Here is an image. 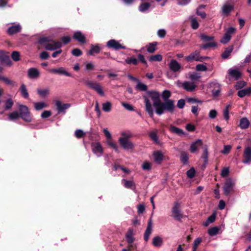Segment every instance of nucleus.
<instances>
[{
	"label": "nucleus",
	"instance_id": "obj_52",
	"mask_svg": "<svg viewBox=\"0 0 251 251\" xmlns=\"http://www.w3.org/2000/svg\"><path fill=\"white\" fill-rule=\"evenodd\" d=\"M186 175L188 177L190 178H193L196 175L195 170L193 167L188 170L186 172Z\"/></svg>",
	"mask_w": 251,
	"mask_h": 251
},
{
	"label": "nucleus",
	"instance_id": "obj_54",
	"mask_svg": "<svg viewBox=\"0 0 251 251\" xmlns=\"http://www.w3.org/2000/svg\"><path fill=\"white\" fill-rule=\"evenodd\" d=\"M20 55L19 52L14 51L11 54V57L14 61H18L20 60Z\"/></svg>",
	"mask_w": 251,
	"mask_h": 251
},
{
	"label": "nucleus",
	"instance_id": "obj_36",
	"mask_svg": "<svg viewBox=\"0 0 251 251\" xmlns=\"http://www.w3.org/2000/svg\"><path fill=\"white\" fill-rule=\"evenodd\" d=\"M233 47L232 46H229L226 48L223 53L222 54L221 56L223 59H227L230 55L231 52L232 51Z\"/></svg>",
	"mask_w": 251,
	"mask_h": 251
},
{
	"label": "nucleus",
	"instance_id": "obj_48",
	"mask_svg": "<svg viewBox=\"0 0 251 251\" xmlns=\"http://www.w3.org/2000/svg\"><path fill=\"white\" fill-rule=\"evenodd\" d=\"M111 103L109 101H107L102 104V109L105 112H110L111 110Z\"/></svg>",
	"mask_w": 251,
	"mask_h": 251
},
{
	"label": "nucleus",
	"instance_id": "obj_51",
	"mask_svg": "<svg viewBox=\"0 0 251 251\" xmlns=\"http://www.w3.org/2000/svg\"><path fill=\"white\" fill-rule=\"evenodd\" d=\"M217 46V44L215 42H210L206 43L201 46V48L205 50L209 48L215 47Z\"/></svg>",
	"mask_w": 251,
	"mask_h": 251
},
{
	"label": "nucleus",
	"instance_id": "obj_6",
	"mask_svg": "<svg viewBox=\"0 0 251 251\" xmlns=\"http://www.w3.org/2000/svg\"><path fill=\"white\" fill-rule=\"evenodd\" d=\"M85 84L89 88L97 92L100 96L104 95L102 88L99 84L89 80H85Z\"/></svg>",
	"mask_w": 251,
	"mask_h": 251
},
{
	"label": "nucleus",
	"instance_id": "obj_28",
	"mask_svg": "<svg viewBox=\"0 0 251 251\" xmlns=\"http://www.w3.org/2000/svg\"><path fill=\"white\" fill-rule=\"evenodd\" d=\"M169 130L178 135H182L184 134V132L181 129H180L173 125H171L169 127Z\"/></svg>",
	"mask_w": 251,
	"mask_h": 251
},
{
	"label": "nucleus",
	"instance_id": "obj_33",
	"mask_svg": "<svg viewBox=\"0 0 251 251\" xmlns=\"http://www.w3.org/2000/svg\"><path fill=\"white\" fill-rule=\"evenodd\" d=\"M157 43L156 42L149 43V45L146 46L147 51L151 53H154L157 49Z\"/></svg>",
	"mask_w": 251,
	"mask_h": 251
},
{
	"label": "nucleus",
	"instance_id": "obj_7",
	"mask_svg": "<svg viewBox=\"0 0 251 251\" xmlns=\"http://www.w3.org/2000/svg\"><path fill=\"white\" fill-rule=\"evenodd\" d=\"M179 208L180 204L177 202H175L172 209L173 216L177 221H180L183 217L182 214L181 213Z\"/></svg>",
	"mask_w": 251,
	"mask_h": 251
},
{
	"label": "nucleus",
	"instance_id": "obj_37",
	"mask_svg": "<svg viewBox=\"0 0 251 251\" xmlns=\"http://www.w3.org/2000/svg\"><path fill=\"white\" fill-rule=\"evenodd\" d=\"M216 220V214L213 213L210 216L206 221L203 223V225L204 226H207L210 224L213 223Z\"/></svg>",
	"mask_w": 251,
	"mask_h": 251
},
{
	"label": "nucleus",
	"instance_id": "obj_40",
	"mask_svg": "<svg viewBox=\"0 0 251 251\" xmlns=\"http://www.w3.org/2000/svg\"><path fill=\"white\" fill-rule=\"evenodd\" d=\"M37 94L42 98H45L50 93V90L49 88L41 90L40 89L37 90Z\"/></svg>",
	"mask_w": 251,
	"mask_h": 251
},
{
	"label": "nucleus",
	"instance_id": "obj_24",
	"mask_svg": "<svg viewBox=\"0 0 251 251\" xmlns=\"http://www.w3.org/2000/svg\"><path fill=\"white\" fill-rule=\"evenodd\" d=\"M229 76L235 80H238L241 76V72L236 69H230L228 70Z\"/></svg>",
	"mask_w": 251,
	"mask_h": 251
},
{
	"label": "nucleus",
	"instance_id": "obj_30",
	"mask_svg": "<svg viewBox=\"0 0 251 251\" xmlns=\"http://www.w3.org/2000/svg\"><path fill=\"white\" fill-rule=\"evenodd\" d=\"M233 9L234 6L233 5L226 3L222 7V12L224 15H228Z\"/></svg>",
	"mask_w": 251,
	"mask_h": 251
},
{
	"label": "nucleus",
	"instance_id": "obj_11",
	"mask_svg": "<svg viewBox=\"0 0 251 251\" xmlns=\"http://www.w3.org/2000/svg\"><path fill=\"white\" fill-rule=\"evenodd\" d=\"M73 38L80 44L83 45L86 43V38L80 31H75L73 36Z\"/></svg>",
	"mask_w": 251,
	"mask_h": 251
},
{
	"label": "nucleus",
	"instance_id": "obj_47",
	"mask_svg": "<svg viewBox=\"0 0 251 251\" xmlns=\"http://www.w3.org/2000/svg\"><path fill=\"white\" fill-rule=\"evenodd\" d=\"M6 84L11 86L12 87L17 86V84L16 82L12 80L9 79L7 77H4L2 80Z\"/></svg>",
	"mask_w": 251,
	"mask_h": 251
},
{
	"label": "nucleus",
	"instance_id": "obj_49",
	"mask_svg": "<svg viewBox=\"0 0 251 251\" xmlns=\"http://www.w3.org/2000/svg\"><path fill=\"white\" fill-rule=\"evenodd\" d=\"M136 88L140 91H147L148 87L144 83H142L140 82H138L136 86Z\"/></svg>",
	"mask_w": 251,
	"mask_h": 251
},
{
	"label": "nucleus",
	"instance_id": "obj_32",
	"mask_svg": "<svg viewBox=\"0 0 251 251\" xmlns=\"http://www.w3.org/2000/svg\"><path fill=\"white\" fill-rule=\"evenodd\" d=\"M163 243V239L159 236H155L152 239V245L156 247H161Z\"/></svg>",
	"mask_w": 251,
	"mask_h": 251
},
{
	"label": "nucleus",
	"instance_id": "obj_64",
	"mask_svg": "<svg viewBox=\"0 0 251 251\" xmlns=\"http://www.w3.org/2000/svg\"><path fill=\"white\" fill-rule=\"evenodd\" d=\"M49 56V53L45 51H42L40 54V58L43 60L48 59Z\"/></svg>",
	"mask_w": 251,
	"mask_h": 251
},
{
	"label": "nucleus",
	"instance_id": "obj_23",
	"mask_svg": "<svg viewBox=\"0 0 251 251\" xmlns=\"http://www.w3.org/2000/svg\"><path fill=\"white\" fill-rule=\"evenodd\" d=\"M154 161L157 164H160L164 159V155L160 151H155L153 153Z\"/></svg>",
	"mask_w": 251,
	"mask_h": 251
},
{
	"label": "nucleus",
	"instance_id": "obj_29",
	"mask_svg": "<svg viewBox=\"0 0 251 251\" xmlns=\"http://www.w3.org/2000/svg\"><path fill=\"white\" fill-rule=\"evenodd\" d=\"M92 150L94 153H100L102 154L103 152L102 148L100 143H93L92 145Z\"/></svg>",
	"mask_w": 251,
	"mask_h": 251
},
{
	"label": "nucleus",
	"instance_id": "obj_8",
	"mask_svg": "<svg viewBox=\"0 0 251 251\" xmlns=\"http://www.w3.org/2000/svg\"><path fill=\"white\" fill-rule=\"evenodd\" d=\"M235 31L236 29L234 27H228L220 42L224 44H227L231 39V35L234 34Z\"/></svg>",
	"mask_w": 251,
	"mask_h": 251
},
{
	"label": "nucleus",
	"instance_id": "obj_58",
	"mask_svg": "<svg viewBox=\"0 0 251 251\" xmlns=\"http://www.w3.org/2000/svg\"><path fill=\"white\" fill-rule=\"evenodd\" d=\"M196 70L197 71L203 72V71H206L207 70V68L205 65H204L203 64H199L196 65Z\"/></svg>",
	"mask_w": 251,
	"mask_h": 251
},
{
	"label": "nucleus",
	"instance_id": "obj_3",
	"mask_svg": "<svg viewBox=\"0 0 251 251\" xmlns=\"http://www.w3.org/2000/svg\"><path fill=\"white\" fill-rule=\"evenodd\" d=\"M122 137L119 138L118 141L121 146L125 150H132L134 146L132 142L129 141L130 135H127L125 132L122 133Z\"/></svg>",
	"mask_w": 251,
	"mask_h": 251
},
{
	"label": "nucleus",
	"instance_id": "obj_5",
	"mask_svg": "<svg viewBox=\"0 0 251 251\" xmlns=\"http://www.w3.org/2000/svg\"><path fill=\"white\" fill-rule=\"evenodd\" d=\"M207 56L203 57L200 56V52L198 50L190 53L188 56L185 57V59L187 61L190 62L193 60L202 62L203 60L208 59Z\"/></svg>",
	"mask_w": 251,
	"mask_h": 251
},
{
	"label": "nucleus",
	"instance_id": "obj_17",
	"mask_svg": "<svg viewBox=\"0 0 251 251\" xmlns=\"http://www.w3.org/2000/svg\"><path fill=\"white\" fill-rule=\"evenodd\" d=\"M22 27L20 24H17L10 26L7 30V33L9 35H12L20 32Z\"/></svg>",
	"mask_w": 251,
	"mask_h": 251
},
{
	"label": "nucleus",
	"instance_id": "obj_61",
	"mask_svg": "<svg viewBox=\"0 0 251 251\" xmlns=\"http://www.w3.org/2000/svg\"><path fill=\"white\" fill-rule=\"evenodd\" d=\"M107 144L111 148L114 149L116 151H118V148L117 147V144L113 142L111 139H109V140L108 141Z\"/></svg>",
	"mask_w": 251,
	"mask_h": 251
},
{
	"label": "nucleus",
	"instance_id": "obj_35",
	"mask_svg": "<svg viewBox=\"0 0 251 251\" xmlns=\"http://www.w3.org/2000/svg\"><path fill=\"white\" fill-rule=\"evenodd\" d=\"M100 48L98 45H91V49L88 52V54L91 55H94L95 53L98 54L100 53Z\"/></svg>",
	"mask_w": 251,
	"mask_h": 251
},
{
	"label": "nucleus",
	"instance_id": "obj_4",
	"mask_svg": "<svg viewBox=\"0 0 251 251\" xmlns=\"http://www.w3.org/2000/svg\"><path fill=\"white\" fill-rule=\"evenodd\" d=\"M234 185L235 183L231 178L226 179L223 187L224 195L226 196H229L231 193L233 191Z\"/></svg>",
	"mask_w": 251,
	"mask_h": 251
},
{
	"label": "nucleus",
	"instance_id": "obj_1",
	"mask_svg": "<svg viewBox=\"0 0 251 251\" xmlns=\"http://www.w3.org/2000/svg\"><path fill=\"white\" fill-rule=\"evenodd\" d=\"M147 94L153 101V106L155 108L156 114L160 116L165 111L171 113L174 112L175 108L174 100L162 102L160 98V93L156 91H148Z\"/></svg>",
	"mask_w": 251,
	"mask_h": 251
},
{
	"label": "nucleus",
	"instance_id": "obj_22",
	"mask_svg": "<svg viewBox=\"0 0 251 251\" xmlns=\"http://www.w3.org/2000/svg\"><path fill=\"white\" fill-rule=\"evenodd\" d=\"M183 88L188 92L193 91L197 87V85L193 82L185 81L182 84Z\"/></svg>",
	"mask_w": 251,
	"mask_h": 251
},
{
	"label": "nucleus",
	"instance_id": "obj_21",
	"mask_svg": "<svg viewBox=\"0 0 251 251\" xmlns=\"http://www.w3.org/2000/svg\"><path fill=\"white\" fill-rule=\"evenodd\" d=\"M169 67L173 72H177L180 69L181 66L177 61L172 59L169 64Z\"/></svg>",
	"mask_w": 251,
	"mask_h": 251
},
{
	"label": "nucleus",
	"instance_id": "obj_16",
	"mask_svg": "<svg viewBox=\"0 0 251 251\" xmlns=\"http://www.w3.org/2000/svg\"><path fill=\"white\" fill-rule=\"evenodd\" d=\"M203 145L202 140L198 139L195 142H193L190 147V151L191 153H194L198 151L199 148Z\"/></svg>",
	"mask_w": 251,
	"mask_h": 251
},
{
	"label": "nucleus",
	"instance_id": "obj_55",
	"mask_svg": "<svg viewBox=\"0 0 251 251\" xmlns=\"http://www.w3.org/2000/svg\"><path fill=\"white\" fill-rule=\"evenodd\" d=\"M75 135L76 138L80 139L85 135V133L81 129H77L75 131Z\"/></svg>",
	"mask_w": 251,
	"mask_h": 251
},
{
	"label": "nucleus",
	"instance_id": "obj_13",
	"mask_svg": "<svg viewBox=\"0 0 251 251\" xmlns=\"http://www.w3.org/2000/svg\"><path fill=\"white\" fill-rule=\"evenodd\" d=\"M152 230V221L151 218H150L147 225V228L144 234V239L145 241H148L150 236Z\"/></svg>",
	"mask_w": 251,
	"mask_h": 251
},
{
	"label": "nucleus",
	"instance_id": "obj_45",
	"mask_svg": "<svg viewBox=\"0 0 251 251\" xmlns=\"http://www.w3.org/2000/svg\"><path fill=\"white\" fill-rule=\"evenodd\" d=\"M220 230V228L218 226H214L210 228L208 230V233L209 235L213 236L218 234V231Z\"/></svg>",
	"mask_w": 251,
	"mask_h": 251
},
{
	"label": "nucleus",
	"instance_id": "obj_31",
	"mask_svg": "<svg viewBox=\"0 0 251 251\" xmlns=\"http://www.w3.org/2000/svg\"><path fill=\"white\" fill-rule=\"evenodd\" d=\"M180 160L183 165L188 164V154L185 151H182L180 152Z\"/></svg>",
	"mask_w": 251,
	"mask_h": 251
},
{
	"label": "nucleus",
	"instance_id": "obj_12",
	"mask_svg": "<svg viewBox=\"0 0 251 251\" xmlns=\"http://www.w3.org/2000/svg\"><path fill=\"white\" fill-rule=\"evenodd\" d=\"M143 97L145 103L146 111L148 113L150 117L152 118L153 117V111L151 102L147 96H143Z\"/></svg>",
	"mask_w": 251,
	"mask_h": 251
},
{
	"label": "nucleus",
	"instance_id": "obj_34",
	"mask_svg": "<svg viewBox=\"0 0 251 251\" xmlns=\"http://www.w3.org/2000/svg\"><path fill=\"white\" fill-rule=\"evenodd\" d=\"M122 181L123 183L124 184V186L126 188L131 189L133 190V187H134V188H135V185L133 181L127 180L125 179H123L122 180Z\"/></svg>",
	"mask_w": 251,
	"mask_h": 251
},
{
	"label": "nucleus",
	"instance_id": "obj_14",
	"mask_svg": "<svg viewBox=\"0 0 251 251\" xmlns=\"http://www.w3.org/2000/svg\"><path fill=\"white\" fill-rule=\"evenodd\" d=\"M62 46V43L59 41H53L52 43H48L45 46V49L48 50H54L60 49Z\"/></svg>",
	"mask_w": 251,
	"mask_h": 251
},
{
	"label": "nucleus",
	"instance_id": "obj_62",
	"mask_svg": "<svg viewBox=\"0 0 251 251\" xmlns=\"http://www.w3.org/2000/svg\"><path fill=\"white\" fill-rule=\"evenodd\" d=\"M246 83L244 81H240L237 82L235 86V88L237 90L240 89L245 86Z\"/></svg>",
	"mask_w": 251,
	"mask_h": 251
},
{
	"label": "nucleus",
	"instance_id": "obj_46",
	"mask_svg": "<svg viewBox=\"0 0 251 251\" xmlns=\"http://www.w3.org/2000/svg\"><path fill=\"white\" fill-rule=\"evenodd\" d=\"M171 96V93L169 90H165L163 91L162 93V98L163 99L164 101L171 100L170 99H169Z\"/></svg>",
	"mask_w": 251,
	"mask_h": 251
},
{
	"label": "nucleus",
	"instance_id": "obj_20",
	"mask_svg": "<svg viewBox=\"0 0 251 251\" xmlns=\"http://www.w3.org/2000/svg\"><path fill=\"white\" fill-rule=\"evenodd\" d=\"M56 106L57 107V109L59 112L65 113V110L68 109L71 106V104H62L60 101L58 100L56 102Z\"/></svg>",
	"mask_w": 251,
	"mask_h": 251
},
{
	"label": "nucleus",
	"instance_id": "obj_43",
	"mask_svg": "<svg viewBox=\"0 0 251 251\" xmlns=\"http://www.w3.org/2000/svg\"><path fill=\"white\" fill-rule=\"evenodd\" d=\"M149 60L150 62H160L162 60V56L160 54H155L152 55L149 58Z\"/></svg>",
	"mask_w": 251,
	"mask_h": 251
},
{
	"label": "nucleus",
	"instance_id": "obj_2",
	"mask_svg": "<svg viewBox=\"0 0 251 251\" xmlns=\"http://www.w3.org/2000/svg\"><path fill=\"white\" fill-rule=\"evenodd\" d=\"M20 117L25 122H31L32 120V116L28 107L23 104H19L18 106Z\"/></svg>",
	"mask_w": 251,
	"mask_h": 251
},
{
	"label": "nucleus",
	"instance_id": "obj_56",
	"mask_svg": "<svg viewBox=\"0 0 251 251\" xmlns=\"http://www.w3.org/2000/svg\"><path fill=\"white\" fill-rule=\"evenodd\" d=\"M150 138L154 142L157 143L158 140V138L157 135V133L154 131H151L149 133Z\"/></svg>",
	"mask_w": 251,
	"mask_h": 251
},
{
	"label": "nucleus",
	"instance_id": "obj_9",
	"mask_svg": "<svg viewBox=\"0 0 251 251\" xmlns=\"http://www.w3.org/2000/svg\"><path fill=\"white\" fill-rule=\"evenodd\" d=\"M0 62L7 66H11L12 63L10 59L8 52L0 50Z\"/></svg>",
	"mask_w": 251,
	"mask_h": 251
},
{
	"label": "nucleus",
	"instance_id": "obj_27",
	"mask_svg": "<svg viewBox=\"0 0 251 251\" xmlns=\"http://www.w3.org/2000/svg\"><path fill=\"white\" fill-rule=\"evenodd\" d=\"M19 90L22 97L25 99H27L29 98V94L25 84H21Z\"/></svg>",
	"mask_w": 251,
	"mask_h": 251
},
{
	"label": "nucleus",
	"instance_id": "obj_10",
	"mask_svg": "<svg viewBox=\"0 0 251 251\" xmlns=\"http://www.w3.org/2000/svg\"><path fill=\"white\" fill-rule=\"evenodd\" d=\"M106 46L110 49L115 50H118L119 49H126V47L120 44L118 41L114 39H111L107 42Z\"/></svg>",
	"mask_w": 251,
	"mask_h": 251
},
{
	"label": "nucleus",
	"instance_id": "obj_60",
	"mask_svg": "<svg viewBox=\"0 0 251 251\" xmlns=\"http://www.w3.org/2000/svg\"><path fill=\"white\" fill-rule=\"evenodd\" d=\"M151 163L145 161L142 164V169L144 170L149 171L151 169Z\"/></svg>",
	"mask_w": 251,
	"mask_h": 251
},
{
	"label": "nucleus",
	"instance_id": "obj_26",
	"mask_svg": "<svg viewBox=\"0 0 251 251\" xmlns=\"http://www.w3.org/2000/svg\"><path fill=\"white\" fill-rule=\"evenodd\" d=\"M250 124L249 120L247 118L244 117L241 119L239 126L241 129H245L249 127Z\"/></svg>",
	"mask_w": 251,
	"mask_h": 251
},
{
	"label": "nucleus",
	"instance_id": "obj_44",
	"mask_svg": "<svg viewBox=\"0 0 251 251\" xmlns=\"http://www.w3.org/2000/svg\"><path fill=\"white\" fill-rule=\"evenodd\" d=\"M125 62L126 64L130 65L133 64L134 65H137L138 63V60L137 59L133 56L130 58H127L125 60Z\"/></svg>",
	"mask_w": 251,
	"mask_h": 251
},
{
	"label": "nucleus",
	"instance_id": "obj_57",
	"mask_svg": "<svg viewBox=\"0 0 251 251\" xmlns=\"http://www.w3.org/2000/svg\"><path fill=\"white\" fill-rule=\"evenodd\" d=\"M72 54L75 56H80L82 54V51L78 48H75L72 50Z\"/></svg>",
	"mask_w": 251,
	"mask_h": 251
},
{
	"label": "nucleus",
	"instance_id": "obj_50",
	"mask_svg": "<svg viewBox=\"0 0 251 251\" xmlns=\"http://www.w3.org/2000/svg\"><path fill=\"white\" fill-rule=\"evenodd\" d=\"M200 37L202 40L204 42H208L210 41H212L214 39V36H208L204 34H202L201 35Z\"/></svg>",
	"mask_w": 251,
	"mask_h": 251
},
{
	"label": "nucleus",
	"instance_id": "obj_39",
	"mask_svg": "<svg viewBox=\"0 0 251 251\" xmlns=\"http://www.w3.org/2000/svg\"><path fill=\"white\" fill-rule=\"evenodd\" d=\"M19 115V112L15 111L8 115V119L10 121H14L20 118Z\"/></svg>",
	"mask_w": 251,
	"mask_h": 251
},
{
	"label": "nucleus",
	"instance_id": "obj_25",
	"mask_svg": "<svg viewBox=\"0 0 251 251\" xmlns=\"http://www.w3.org/2000/svg\"><path fill=\"white\" fill-rule=\"evenodd\" d=\"M126 238L128 244H132L134 241L133 237V230L129 228L126 234Z\"/></svg>",
	"mask_w": 251,
	"mask_h": 251
},
{
	"label": "nucleus",
	"instance_id": "obj_53",
	"mask_svg": "<svg viewBox=\"0 0 251 251\" xmlns=\"http://www.w3.org/2000/svg\"><path fill=\"white\" fill-rule=\"evenodd\" d=\"M14 102L11 99H8L5 101V109L8 110L10 109L13 105Z\"/></svg>",
	"mask_w": 251,
	"mask_h": 251
},
{
	"label": "nucleus",
	"instance_id": "obj_19",
	"mask_svg": "<svg viewBox=\"0 0 251 251\" xmlns=\"http://www.w3.org/2000/svg\"><path fill=\"white\" fill-rule=\"evenodd\" d=\"M50 73L58 75H63L67 76H72L71 74L65 70L64 68L60 67L57 69H51L49 70Z\"/></svg>",
	"mask_w": 251,
	"mask_h": 251
},
{
	"label": "nucleus",
	"instance_id": "obj_59",
	"mask_svg": "<svg viewBox=\"0 0 251 251\" xmlns=\"http://www.w3.org/2000/svg\"><path fill=\"white\" fill-rule=\"evenodd\" d=\"M191 24L192 28L193 29H197L198 28L199 26V24L196 19H192L191 21Z\"/></svg>",
	"mask_w": 251,
	"mask_h": 251
},
{
	"label": "nucleus",
	"instance_id": "obj_38",
	"mask_svg": "<svg viewBox=\"0 0 251 251\" xmlns=\"http://www.w3.org/2000/svg\"><path fill=\"white\" fill-rule=\"evenodd\" d=\"M151 4L149 2L142 3L139 6V10L141 12H145L151 7Z\"/></svg>",
	"mask_w": 251,
	"mask_h": 251
},
{
	"label": "nucleus",
	"instance_id": "obj_15",
	"mask_svg": "<svg viewBox=\"0 0 251 251\" xmlns=\"http://www.w3.org/2000/svg\"><path fill=\"white\" fill-rule=\"evenodd\" d=\"M243 160L242 162L247 164L251 161V148L247 147L245 148L243 153Z\"/></svg>",
	"mask_w": 251,
	"mask_h": 251
},
{
	"label": "nucleus",
	"instance_id": "obj_41",
	"mask_svg": "<svg viewBox=\"0 0 251 251\" xmlns=\"http://www.w3.org/2000/svg\"><path fill=\"white\" fill-rule=\"evenodd\" d=\"M36 110L39 111L47 106V104L44 102H38L34 103Z\"/></svg>",
	"mask_w": 251,
	"mask_h": 251
},
{
	"label": "nucleus",
	"instance_id": "obj_18",
	"mask_svg": "<svg viewBox=\"0 0 251 251\" xmlns=\"http://www.w3.org/2000/svg\"><path fill=\"white\" fill-rule=\"evenodd\" d=\"M28 77L30 79H37L40 76V72L35 68H31L28 70Z\"/></svg>",
	"mask_w": 251,
	"mask_h": 251
},
{
	"label": "nucleus",
	"instance_id": "obj_42",
	"mask_svg": "<svg viewBox=\"0 0 251 251\" xmlns=\"http://www.w3.org/2000/svg\"><path fill=\"white\" fill-rule=\"evenodd\" d=\"M201 157L204 159V165L206 164L208 160V151L206 146L204 147L203 152Z\"/></svg>",
	"mask_w": 251,
	"mask_h": 251
},
{
	"label": "nucleus",
	"instance_id": "obj_63",
	"mask_svg": "<svg viewBox=\"0 0 251 251\" xmlns=\"http://www.w3.org/2000/svg\"><path fill=\"white\" fill-rule=\"evenodd\" d=\"M51 115V112L50 110H45L41 114V117L43 119L49 118Z\"/></svg>",
	"mask_w": 251,
	"mask_h": 251
}]
</instances>
